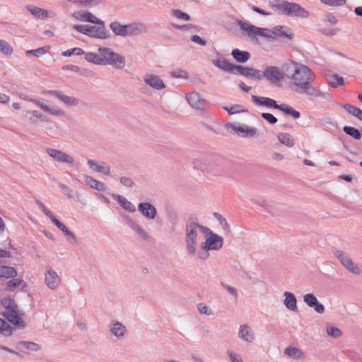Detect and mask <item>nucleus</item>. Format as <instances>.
<instances>
[{
	"label": "nucleus",
	"instance_id": "nucleus-22",
	"mask_svg": "<svg viewBox=\"0 0 362 362\" xmlns=\"http://www.w3.org/2000/svg\"><path fill=\"white\" fill-rule=\"evenodd\" d=\"M144 81L146 84L156 90H161L165 87L163 81L158 76L146 74L144 76Z\"/></svg>",
	"mask_w": 362,
	"mask_h": 362
},
{
	"label": "nucleus",
	"instance_id": "nucleus-4",
	"mask_svg": "<svg viewBox=\"0 0 362 362\" xmlns=\"http://www.w3.org/2000/svg\"><path fill=\"white\" fill-rule=\"evenodd\" d=\"M269 6L282 14L291 17L307 18L309 13L300 4L285 0H270Z\"/></svg>",
	"mask_w": 362,
	"mask_h": 362
},
{
	"label": "nucleus",
	"instance_id": "nucleus-52",
	"mask_svg": "<svg viewBox=\"0 0 362 362\" xmlns=\"http://www.w3.org/2000/svg\"><path fill=\"white\" fill-rule=\"evenodd\" d=\"M59 187L60 188L62 192L69 199L74 198L75 194H76L71 187L65 184L59 183Z\"/></svg>",
	"mask_w": 362,
	"mask_h": 362
},
{
	"label": "nucleus",
	"instance_id": "nucleus-9",
	"mask_svg": "<svg viewBox=\"0 0 362 362\" xmlns=\"http://www.w3.org/2000/svg\"><path fill=\"white\" fill-rule=\"evenodd\" d=\"M209 236L205 242L201 245L202 249H207L211 250H218L223 245V239L222 237L214 233L211 230L210 233H204Z\"/></svg>",
	"mask_w": 362,
	"mask_h": 362
},
{
	"label": "nucleus",
	"instance_id": "nucleus-31",
	"mask_svg": "<svg viewBox=\"0 0 362 362\" xmlns=\"http://www.w3.org/2000/svg\"><path fill=\"white\" fill-rule=\"evenodd\" d=\"M26 8L37 18L46 19L49 17L48 11L44 8L33 6H28Z\"/></svg>",
	"mask_w": 362,
	"mask_h": 362
},
{
	"label": "nucleus",
	"instance_id": "nucleus-53",
	"mask_svg": "<svg viewBox=\"0 0 362 362\" xmlns=\"http://www.w3.org/2000/svg\"><path fill=\"white\" fill-rule=\"evenodd\" d=\"M303 301L311 308L317 302V299L313 293H307L303 296Z\"/></svg>",
	"mask_w": 362,
	"mask_h": 362
},
{
	"label": "nucleus",
	"instance_id": "nucleus-36",
	"mask_svg": "<svg viewBox=\"0 0 362 362\" xmlns=\"http://www.w3.org/2000/svg\"><path fill=\"white\" fill-rule=\"evenodd\" d=\"M110 28L113 33L117 36L126 37L125 25H122L117 21L112 22Z\"/></svg>",
	"mask_w": 362,
	"mask_h": 362
},
{
	"label": "nucleus",
	"instance_id": "nucleus-20",
	"mask_svg": "<svg viewBox=\"0 0 362 362\" xmlns=\"http://www.w3.org/2000/svg\"><path fill=\"white\" fill-rule=\"evenodd\" d=\"M31 103H35L36 105L42 108L44 111H46L53 115L56 116H63L64 115L65 112L63 110L58 108V107H51L48 105H46L44 102V99H35V100H30Z\"/></svg>",
	"mask_w": 362,
	"mask_h": 362
},
{
	"label": "nucleus",
	"instance_id": "nucleus-58",
	"mask_svg": "<svg viewBox=\"0 0 362 362\" xmlns=\"http://www.w3.org/2000/svg\"><path fill=\"white\" fill-rule=\"evenodd\" d=\"M197 309L201 314L206 315H213L212 310L204 303H199L197 305Z\"/></svg>",
	"mask_w": 362,
	"mask_h": 362
},
{
	"label": "nucleus",
	"instance_id": "nucleus-6",
	"mask_svg": "<svg viewBox=\"0 0 362 362\" xmlns=\"http://www.w3.org/2000/svg\"><path fill=\"white\" fill-rule=\"evenodd\" d=\"M74 28L78 32L88 37L98 39H107L110 37V33L106 29L105 23L99 26L90 25H74Z\"/></svg>",
	"mask_w": 362,
	"mask_h": 362
},
{
	"label": "nucleus",
	"instance_id": "nucleus-47",
	"mask_svg": "<svg viewBox=\"0 0 362 362\" xmlns=\"http://www.w3.org/2000/svg\"><path fill=\"white\" fill-rule=\"evenodd\" d=\"M0 52L5 55H11L13 52V49L8 42L0 39Z\"/></svg>",
	"mask_w": 362,
	"mask_h": 362
},
{
	"label": "nucleus",
	"instance_id": "nucleus-60",
	"mask_svg": "<svg viewBox=\"0 0 362 362\" xmlns=\"http://www.w3.org/2000/svg\"><path fill=\"white\" fill-rule=\"evenodd\" d=\"M214 217L220 222V223L221 224V226H223V228L228 231L229 230V226L226 220V218L224 217H223V216L218 213H214Z\"/></svg>",
	"mask_w": 362,
	"mask_h": 362
},
{
	"label": "nucleus",
	"instance_id": "nucleus-59",
	"mask_svg": "<svg viewBox=\"0 0 362 362\" xmlns=\"http://www.w3.org/2000/svg\"><path fill=\"white\" fill-rule=\"evenodd\" d=\"M2 305L5 308L6 310L13 309L17 307L15 302L11 298H4L1 300Z\"/></svg>",
	"mask_w": 362,
	"mask_h": 362
},
{
	"label": "nucleus",
	"instance_id": "nucleus-28",
	"mask_svg": "<svg viewBox=\"0 0 362 362\" xmlns=\"http://www.w3.org/2000/svg\"><path fill=\"white\" fill-rule=\"evenodd\" d=\"M54 225L62 231L68 242L71 244H76L78 243L76 235L64 223L58 221Z\"/></svg>",
	"mask_w": 362,
	"mask_h": 362
},
{
	"label": "nucleus",
	"instance_id": "nucleus-1",
	"mask_svg": "<svg viewBox=\"0 0 362 362\" xmlns=\"http://www.w3.org/2000/svg\"><path fill=\"white\" fill-rule=\"evenodd\" d=\"M286 72L291 80V88L296 93L315 98L322 95V92L313 85L315 74L308 66L291 60L286 64Z\"/></svg>",
	"mask_w": 362,
	"mask_h": 362
},
{
	"label": "nucleus",
	"instance_id": "nucleus-11",
	"mask_svg": "<svg viewBox=\"0 0 362 362\" xmlns=\"http://www.w3.org/2000/svg\"><path fill=\"white\" fill-rule=\"evenodd\" d=\"M42 94L45 95H49L54 97L55 98H57L67 107L76 106L78 104V99L73 96L66 95L63 94L62 92L57 90H45Z\"/></svg>",
	"mask_w": 362,
	"mask_h": 362
},
{
	"label": "nucleus",
	"instance_id": "nucleus-10",
	"mask_svg": "<svg viewBox=\"0 0 362 362\" xmlns=\"http://www.w3.org/2000/svg\"><path fill=\"white\" fill-rule=\"evenodd\" d=\"M228 129L236 133L238 136L244 138L253 137L257 134V128L249 127L246 124H228Z\"/></svg>",
	"mask_w": 362,
	"mask_h": 362
},
{
	"label": "nucleus",
	"instance_id": "nucleus-62",
	"mask_svg": "<svg viewBox=\"0 0 362 362\" xmlns=\"http://www.w3.org/2000/svg\"><path fill=\"white\" fill-rule=\"evenodd\" d=\"M261 116L263 119L267 121L269 124H275L277 122L278 119L276 117H274L272 114L268 112H262Z\"/></svg>",
	"mask_w": 362,
	"mask_h": 362
},
{
	"label": "nucleus",
	"instance_id": "nucleus-3",
	"mask_svg": "<svg viewBox=\"0 0 362 362\" xmlns=\"http://www.w3.org/2000/svg\"><path fill=\"white\" fill-rule=\"evenodd\" d=\"M199 229L204 233H211V229L197 223V218H188L185 224V243L187 252L191 256L196 254Z\"/></svg>",
	"mask_w": 362,
	"mask_h": 362
},
{
	"label": "nucleus",
	"instance_id": "nucleus-43",
	"mask_svg": "<svg viewBox=\"0 0 362 362\" xmlns=\"http://www.w3.org/2000/svg\"><path fill=\"white\" fill-rule=\"evenodd\" d=\"M278 139L280 143L288 147H292L294 145L291 135L288 133H279L278 134Z\"/></svg>",
	"mask_w": 362,
	"mask_h": 362
},
{
	"label": "nucleus",
	"instance_id": "nucleus-24",
	"mask_svg": "<svg viewBox=\"0 0 362 362\" xmlns=\"http://www.w3.org/2000/svg\"><path fill=\"white\" fill-rule=\"evenodd\" d=\"M187 100L189 105L197 110L204 108V100L201 98V95L197 93H191L187 95Z\"/></svg>",
	"mask_w": 362,
	"mask_h": 362
},
{
	"label": "nucleus",
	"instance_id": "nucleus-26",
	"mask_svg": "<svg viewBox=\"0 0 362 362\" xmlns=\"http://www.w3.org/2000/svg\"><path fill=\"white\" fill-rule=\"evenodd\" d=\"M124 218L128 226L134 231H135L141 237V238H142L144 240H148L149 235L148 233L141 226H140L136 221H133L128 216L124 217Z\"/></svg>",
	"mask_w": 362,
	"mask_h": 362
},
{
	"label": "nucleus",
	"instance_id": "nucleus-17",
	"mask_svg": "<svg viewBox=\"0 0 362 362\" xmlns=\"http://www.w3.org/2000/svg\"><path fill=\"white\" fill-rule=\"evenodd\" d=\"M238 337L243 341L247 344H252L255 339V334L252 331V328L246 325L243 324L239 327Z\"/></svg>",
	"mask_w": 362,
	"mask_h": 362
},
{
	"label": "nucleus",
	"instance_id": "nucleus-34",
	"mask_svg": "<svg viewBox=\"0 0 362 362\" xmlns=\"http://www.w3.org/2000/svg\"><path fill=\"white\" fill-rule=\"evenodd\" d=\"M278 110L282 111L286 115L292 117L295 119H298L300 116V114L298 111L296 110L294 108L285 103L280 104L279 105Z\"/></svg>",
	"mask_w": 362,
	"mask_h": 362
},
{
	"label": "nucleus",
	"instance_id": "nucleus-23",
	"mask_svg": "<svg viewBox=\"0 0 362 362\" xmlns=\"http://www.w3.org/2000/svg\"><path fill=\"white\" fill-rule=\"evenodd\" d=\"M87 163L90 168L98 173H100L107 175L110 173V167L105 162H98L95 160H88Z\"/></svg>",
	"mask_w": 362,
	"mask_h": 362
},
{
	"label": "nucleus",
	"instance_id": "nucleus-19",
	"mask_svg": "<svg viewBox=\"0 0 362 362\" xmlns=\"http://www.w3.org/2000/svg\"><path fill=\"white\" fill-rule=\"evenodd\" d=\"M251 100L253 103H255L256 105L260 106H266L267 107L277 109L279 108V105L276 100H274L272 98H268V97H263V96H257L255 95H252L251 96Z\"/></svg>",
	"mask_w": 362,
	"mask_h": 362
},
{
	"label": "nucleus",
	"instance_id": "nucleus-27",
	"mask_svg": "<svg viewBox=\"0 0 362 362\" xmlns=\"http://www.w3.org/2000/svg\"><path fill=\"white\" fill-rule=\"evenodd\" d=\"M284 296L285 297L284 300L285 307L293 312H297V300L295 295L291 292L285 291Z\"/></svg>",
	"mask_w": 362,
	"mask_h": 362
},
{
	"label": "nucleus",
	"instance_id": "nucleus-37",
	"mask_svg": "<svg viewBox=\"0 0 362 362\" xmlns=\"http://www.w3.org/2000/svg\"><path fill=\"white\" fill-rule=\"evenodd\" d=\"M17 276L16 270L12 267H0V277L5 279L14 278Z\"/></svg>",
	"mask_w": 362,
	"mask_h": 362
},
{
	"label": "nucleus",
	"instance_id": "nucleus-40",
	"mask_svg": "<svg viewBox=\"0 0 362 362\" xmlns=\"http://www.w3.org/2000/svg\"><path fill=\"white\" fill-rule=\"evenodd\" d=\"M50 49V46L46 45L35 49H30L25 52L26 55H33L35 57H40L47 53Z\"/></svg>",
	"mask_w": 362,
	"mask_h": 362
},
{
	"label": "nucleus",
	"instance_id": "nucleus-30",
	"mask_svg": "<svg viewBox=\"0 0 362 362\" xmlns=\"http://www.w3.org/2000/svg\"><path fill=\"white\" fill-rule=\"evenodd\" d=\"M231 55L233 59L239 63H245L248 61L250 57L249 52L240 50L238 48L232 50Z\"/></svg>",
	"mask_w": 362,
	"mask_h": 362
},
{
	"label": "nucleus",
	"instance_id": "nucleus-57",
	"mask_svg": "<svg viewBox=\"0 0 362 362\" xmlns=\"http://www.w3.org/2000/svg\"><path fill=\"white\" fill-rule=\"evenodd\" d=\"M171 14L177 19L184 21H189L190 19V17L187 13H184L180 10H173Z\"/></svg>",
	"mask_w": 362,
	"mask_h": 362
},
{
	"label": "nucleus",
	"instance_id": "nucleus-46",
	"mask_svg": "<svg viewBox=\"0 0 362 362\" xmlns=\"http://www.w3.org/2000/svg\"><path fill=\"white\" fill-rule=\"evenodd\" d=\"M284 353L293 358H300L303 354L300 349L296 347H288L285 349Z\"/></svg>",
	"mask_w": 362,
	"mask_h": 362
},
{
	"label": "nucleus",
	"instance_id": "nucleus-38",
	"mask_svg": "<svg viewBox=\"0 0 362 362\" xmlns=\"http://www.w3.org/2000/svg\"><path fill=\"white\" fill-rule=\"evenodd\" d=\"M329 84L332 88H337L339 86H343L344 83V78L341 76H339L338 74H331L328 76L327 78Z\"/></svg>",
	"mask_w": 362,
	"mask_h": 362
},
{
	"label": "nucleus",
	"instance_id": "nucleus-35",
	"mask_svg": "<svg viewBox=\"0 0 362 362\" xmlns=\"http://www.w3.org/2000/svg\"><path fill=\"white\" fill-rule=\"evenodd\" d=\"M275 31H276V39L278 37H286L291 40L294 36L293 33L291 32L290 28L284 26H276Z\"/></svg>",
	"mask_w": 362,
	"mask_h": 362
},
{
	"label": "nucleus",
	"instance_id": "nucleus-61",
	"mask_svg": "<svg viewBox=\"0 0 362 362\" xmlns=\"http://www.w3.org/2000/svg\"><path fill=\"white\" fill-rule=\"evenodd\" d=\"M346 0H321L325 5L330 6H339L345 4Z\"/></svg>",
	"mask_w": 362,
	"mask_h": 362
},
{
	"label": "nucleus",
	"instance_id": "nucleus-18",
	"mask_svg": "<svg viewBox=\"0 0 362 362\" xmlns=\"http://www.w3.org/2000/svg\"><path fill=\"white\" fill-rule=\"evenodd\" d=\"M139 211L147 219L153 220L156 218L157 210L149 202H141L138 205Z\"/></svg>",
	"mask_w": 362,
	"mask_h": 362
},
{
	"label": "nucleus",
	"instance_id": "nucleus-25",
	"mask_svg": "<svg viewBox=\"0 0 362 362\" xmlns=\"http://www.w3.org/2000/svg\"><path fill=\"white\" fill-rule=\"evenodd\" d=\"M3 315L11 323L14 325H23V321L22 318L18 315L17 307L13 309H9L5 310Z\"/></svg>",
	"mask_w": 362,
	"mask_h": 362
},
{
	"label": "nucleus",
	"instance_id": "nucleus-16",
	"mask_svg": "<svg viewBox=\"0 0 362 362\" xmlns=\"http://www.w3.org/2000/svg\"><path fill=\"white\" fill-rule=\"evenodd\" d=\"M212 64L215 66L229 74H236L238 67V65L231 64L223 57L213 59Z\"/></svg>",
	"mask_w": 362,
	"mask_h": 362
},
{
	"label": "nucleus",
	"instance_id": "nucleus-8",
	"mask_svg": "<svg viewBox=\"0 0 362 362\" xmlns=\"http://www.w3.org/2000/svg\"><path fill=\"white\" fill-rule=\"evenodd\" d=\"M334 256L339 260L341 264L350 272L354 274H360L361 269L355 264L350 255L340 250H337L334 252Z\"/></svg>",
	"mask_w": 362,
	"mask_h": 362
},
{
	"label": "nucleus",
	"instance_id": "nucleus-49",
	"mask_svg": "<svg viewBox=\"0 0 362 362\" xmlns=\"http://www.w3.org/2000/svg\"><path fill=\"white\" fill-rule=\"evenodd\" d=\"M168 220L172 225H176L179 221L177 212L173 209H168L166 211Z\"/></svg>",
	"mask_w": 362,
	"mask_h": 362
},
{
	"label": "nucleus",
	"instance_id": "nucleus-45",
	"mask_svg": "<svg viewBox=\"0 0 362 362\" xmlns=\"http://www.w3.org/2000/svg\"><path fill=\"white\" fill-rule=\"evenodd\" d=\"M6 286L8 288H21L23 289L25 287L27 286L25 282L20 279H13L10 281H8L6 283Z\"/></svg>",
	"mask_w": 362,
	"mask_h": 362
},
{
	"label": "nucleus",
	"instance_id": "nucleus-29",
	"mask_svg": "<svg viewBox=\"0 0 362 362\" xmlns=\"http://www.w3.org/2000/svg\"><path fill=\"white\" fill-rule=\"evenodd\" d=\"M114 200L117 201L119 204L121 205L122 208L125 210L134 213L136 211V206L129 200H127L125 197L119 195V194H112V195Z\"/></svg>",
	"mask_w": 362,
	"mask_h": 362
},
{
	"label": "nucleus",
	"instance_id": "nucleus-21",
	"mask_svg": "<svg viewBox=\"0 0 362 362\" xmlns=\"http://www.w3.org/2000/svg\"><path fill=\"white\" fill-rule=\"evenodd\" d=\"M146 30V25L141 22H134L125 25L126 37L137 35Z\"/></svg>",
	"mask_w": 362,
	"mask_h": 362
},
{
	"label": "nucleus",
	"instance_id": "nucleus-48",
	"mask_svg": "<svg viewBox=\"0 0 362 362\" xmlns=\"http://www.w3.org/2000/svg\"><path fill=\"white\" fill-rule=\"evenodd\" d=\"M12 332V328L8 322L0 317V334L5 336H10Z\"/></svg>",
	"mask_w": 362,
	"mask_h": 362
},
{
	"label": "nucleus",
	"instance_id": "nucleus-12",
	"mask_svg": "<svg viewBox=\"0 0 362 362\" xmlns=\"http://www.w3.org/2000/svg\"><path fill=\"white\" fill-rule=\"evenodd\" d=\"M236 74L250 80H262V71L253 67H246L242 65H238Z\"/></svg>",
	"mask_w": 362,
	"mask_h": 362
},
{
	"label": "nucleus",
	"instance_id": "nucleus-13",
	"mask_svg": "<svg viewBox=\"0 0 362 362\" xmlns=\"http://www.w3.org/2000/svg\"><path fill=\"white\" fill-rule=\"evenodd\" d=\"M45 282L49 288L56 290L61 283V279L54 269L48 267L45 274Z\"/></svg>",
	"mask_w": 362,
	"mask_h": 362
},
{
	"label": "nucleus",
	"instance_id": "nucleus-14",
	"mask_svg": "<svg viewBox=\"0 0 362 362\" xmlns=\"http://www.w3.org/2000/svg\"><path fill=\"white\" fill-rule=\"evenodd\" d=\"M47 153L54 160L60 163L72 164L74 158L69 154L60 150L48 148L46 149Z\"/></svg>",
	"mask_w": 362,
	"mask_h": 362
},
{
	"label": "nucleus",
	"instance_id": "nucleus-32",
	"mask_svg": "<svg viewBox=\"0 0 362 362\" xmlns=\"http://www.w3.org/2000/svg\"><path fill=\"white\" fill-rule=\"evenodd\" d=\"M110 332L118 339H121L124 336L126 328L121 322H116L112 325Z\"/></svg>",
	"mask_w": 362,
	"mask_h": 362
},
{
	"label": "nucleus",
	"instance_id": "nucleus-2",
	"mask_svg": "<svg viewBox=\"0 0 362 362\" xmlns=\"http://www.w3.org/2000/svg\"><path fill=\"white\" fill-rule=\"evenodd\" d=\"M194 169L214 176H220L228 170V162L218 156H202L192 161Z\"/></svg>",
	"mask_w": 362,
	"mask_h": 362
},
{
	"label": "nucleus",
	"instance_id": "nucleus-15",
	"mask_svg": "<svg viewBox=\"0 0 362 362\" xmlns=\"http://www.w3.org/2000/svg\"><path fill=\"white\" fill-rule=\"evenodd\" d=\"M237 24L243 33L245 34L249 38L252 40L257 36L259 27L242 20L237 21Z\"/></svg>",
	"mask_w": 362,
	"mask_h": 362
},
{
	"label": "nucleus",
	"instance_id": "nucleus-51",
	"mask_svg": "<svg viewBox=\"0 0 362 362\" xmlns=\"http://www.w3.org/2000/svg\"><path fill=\"white\" fill-rule=\"evenodd\" d=\"M327 334L334 339L339 338L342 335L341 331L337 327L328 326L327 327Z\"/></svg>",
	"mask_w": 362,
	"mask_h": 362
},
{
	"label": "nucleus",
	"instance_id": "nucleus-33",
	"mask_svg": "<svg viewBox=\"0 0 362 362\" xmlns=\"http://www.w3.org/2000/svg\"><path fill=\"white\" fill-rule=\"evenodd\" d=\"M86 182L93 189L100 192H105L106 190V185L103 182L98 181L90 176H86L85 177Z\"/></svg>",
	"mask_w": 362,
	"mask_h": 362
},
{
	"label": "nucleus",
	"instance_id": "nucleus-63",
	"mask_svg": "<svg viewBox=\"0 0 362 362\" xmlns=\"http://www.w3.org/2000/svg\"><path fill=\"white\" fill-rule=\"evenodd\" d=\"M227 354L230 358V362H243L242 358L238 357V354L234 351L228 350Z\"/></svg>",
	"mask_w": 362,
	"mask_h": 362
},
{
	"label": "nucleus",
	"instance_id": "nucleus-39",
	"mask_svg": "<svg viewBox=\"0 0 362 362\" xmlns=\"http://www.w3.org/2000/svg\"><path fill=\"white\" fill-rule=\"evenodd\" d=\"M80 20L84 22H88L98 25H103V21L98 19L93 14L90 12L85 13L81 16Z\"/></svg>",
	"mask_w": 362,
	"mask_h": 362
},
{
	"label": "nucleus",
	"instance_id": "nucleus-44",
	"mask_svg": "<svg viewBox=\"0 0 362 362\" xmlns=\"http://www.w3.org/2000/svg\"><path fill=\"white\" fill-rule=\"evenodd\" d=\"M343 131L348 135L352 136L354 139L358 140L361 138V134L359 130L355 127L350 126H344Z\"/></svg>",
	"mask_w": 362,
	"mask_h": 362
},
{
	"label": "nucleus",
	"instance_id": "nucleus-42",
	"mask_svg": "<svg viewBox=\"0 0 362 362\" xmlns=\"http://www.w3.org/2000/svg\"><path fill=\"white\" fill-rule=\"evenodd\" d=\"M85 54V59L88 62L93 63L97 65H102L103 60L101 58V55L99 54H96L94 52H88Z\"/></svg>",
	"mask_w": 362,
	"mask_h": 362
},
{
	"label": "nucleus",
	"instance_id": "nucleus-64",
	"mask_svg": "<svg viewBox=\"0 0 362 362\" xmlns=\"http://www.w3.org/2000/svg\"><path fill=\"white\" fill-rule=\"evenodd\" d=\"M120 182L125 187H132L134 185V182L129 177H122L120 178Z\"/></svg>",
	"mask_w": 362,
	"mask_h": 362
},
{
	"label": "nucleus",
	"instance_id": "nucleus-55",
	"mask_svg": "<svg viewBox=\"0 0 362 362\" xmlns=\"http://www.w3.org/2000/svg\"><path fill=\"white\" fill-rule=\"evenodd\" d=\"M83 54L84 51L80 47H74L62 52L64 57H70L72 54L82 55Z\"/></svg>",
	"mask_w": 362,
	"mask_h": 362
},
{
	"label": "nucleus",
	"instance_id": "nucleus-7",
	"mask_svg": "<svg viewBox=\"0 0 362 362\" xmlns=\"http://www.w3.org/2000/svg\"><path fill=\"white\" fill-rule=\"evenodd\" d=\"M284 78V74L279 67L267 66L262 71V80L266 79L271 84L277 85Z\"/></svg>",
	"mask_w": 362,
	"mask_h": 362
},
{
	"label": "nucleus",
	"instance_id": "nucleus-5",
	"mask_svg": "<svg viewBox=\"0 0 362 362\" xmlns=\"http://www.w3.org/2000/svg\"><path fill=\"white\" fill-rule=\"evenodd\" d=\"M98 52L103 60L102 65H111L116 69H122L125 66V58L107 47H100Z\"/></svg>",
	"mask_w": 362,
	"mask_h": 362
},
{
	"label": "nucleus",
	"instance_id": "nucleus-54",
	"mask_svg": "<svg viewBox=\"0 0 362 362\" xmlns=\"http://www.w3.org/2000/svg\"><path fill=\"white\" fill-rule=\"evenodd\" d=\"M223 109L228 112L229 115H234L243 112H246L247 110L241 109V105H234L232 107H223Z\"/></svg>",
	"mask_w": 362,
	"mask_h": 362
},
{
	"label": "nucleus",
	"instance_id": "nucleus-56",
	"mask_svg": "<svg viewBox=\"0 0 362 362\" xmlns=\"http://www.w3.org/2000/svg\"><path fill=\"white\" fill-rule=\"evenodd\" d=\"M343 108L347 111L349 114L352 115L353 116L357 117V115H358V112L360 111V108L351 105V104H344L343 105Z\"/></svg>",
	"mask_w": 362,
	"mask_h": 362
},
{
	"label": "nucleus",
	"instance_id": "nucleus-50",
	"mask_svg": "<svg viewBox=\"0 0 362 362\" xmlns=\"http://www.w3.org/2000/svg\"><path fill=\"white\" fill-rule=\"evenodd\" d=\"M18 345L31 351H37L40 349V345L33 341H22L19 342Z\"/></svg>",
	"mask_w": 362,
	"mask_h": 362
},
{
	"label": "nucleus",
	"instance_id": "nucleus-41",
	"mask_svg": "<svg viewBox=\"0 0 362 362\" xmlns=\"http://www.w3.org/2000/svg\"><path fill=\"white\" fill-rule=\"evenodd\" d=\"M276 33V31H275V27L272 30L269 28H259L257 36L264 37L269 40H275Z\"/></svg>",
	"mask_w": 362,
	"mask_h": 362
}]
</instances>
